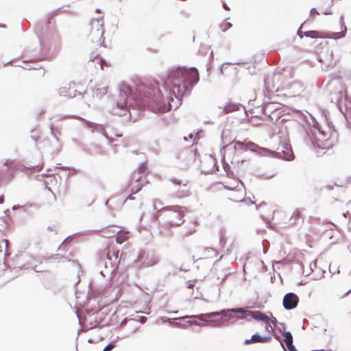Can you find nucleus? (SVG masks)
<instances>
[{
	"instance_id": "f257e3e1",
	"label": "nucleus",
	"mask_w": 351,
	"mask_h": 351,
	"mask_svg": "<svg viewBox=\"0 0 351 351\" xmlns=\"http://www.w3.org/2000/svg\"><path fill=\"white\" fill-rule=\"evenodd\" d=\"M198 81L199 73L195 67L189 69L184 67L171 69L168 71L163 82L164 88L170 95L168 104H166L158 84L155 82L154 84H140L137 88L138 95L143 94L145 97H140L138 104L148 105L157 114L171 110H176L182 104V97L190 94Z\"/></svg>"
},
{
	"instance_id": "f03ea898",
	"label": "nucleus",
	"mask_w": 351,
	"mask_h": 351,
	"mask_svg": "<svg viewBox=\"0 0 351 351\" xmlns=\"http://www.w3.org/2000/svg\"><path fill=\"white\" fill-rule=\"evenodd\" d=\"M138 84L136 86L138 88ZM137 89H136V93H133L131 87L126 84H123L119 86V98L117 101L116 105L114 106L112 109L110 110V112L112 114L118 115V116H125L128 112L130 114H132L130 111V108L134 110V107L136 106L137 110L141 112L145 107H148L151 109V107L148 105L141 106L138 103V99H140V96L138 95ZM141 98L145 97V95L142 94L141 96Z\"/></svg>"
},
{
	"instance_id": "7ed1b4c3",
	"label": "nucleus",
	"mask_w": 351,
	"mask_h": 351,
	"mask_svg": "<svg viewBox=\"0 0 351 351\" xmlns=\"http://www.w3.org/2000/svg\"><path fill=\"white\" fill-rule=\"evenodd\" d=\"M215 315H221L222 316L221 321L219 322L220 326L223 322H228L233 318L237 319H245L247 316H250L254 319H262L265 317L262 315L260 311H250L245 308H232L228 309H223L219 311L213 312L210 313L205 314H199V315H185L182 317H180V319H185L189 318H196L199 320H204L206 317H210Z\"/></svg>"
},
{
	"instance_id": "20e7f679",
	"label": "nucleus",
	"mask_w": 351,
	"mask_h": 351,
	"mask_svg": "<svg viewBox=\"0 0 351 351\" xmlns=\"http://www.w3.org/2000/svg\"><path fill=\"white\" fill-rule=\"evenodd\" d=\"M234 143V146L232 149L234 151H237V149L241 151H247L250 150L253 152L257 153L260 156H272L276 158H280L285 160H292L294 158L293 153L289 148H286V150L283 149L282 152H272L267 148H263L259 147L258 145L252 143L247 142L244 143L243 142H241L239 141H234L232 143L229 145H223L221 149V154L222 155L223 159H225L226 157V151L229 145Z\"/></svg>"
},
{
	"instance_id": "39448f33",
	"label": "nucleus",
	"mask_w": 351,
	"mask_h": 351,
	"mask_svg": "<svg viewBox=\"0 0 351 351\" xmlns=\"http://www.w3.org/2000/svg\"><path fill=\"white\" fill-rule=\"evenodd\" d=\"M306 134L307 138L305 140L306 144L322 150L332 148L337 142L336 131L335 130L331 131L330 136L328 137V134L322 129L318 123L314 124L313 129L307 130Z\"/></svg>"
},
{
	"instance_id": "423d86ee",
	"label": "nucleus",
	"mask_w": 351,
	"mask_h": 351,
	"mask_svg": "<svg viewBox=\"0 0 351 351\" xmlns=\"http://www.w3.org/2000/svg\"><path fill=\"white\" fill-rule=\"evenodd\" d=\"M157 204L161 205L160 200H153V208L156 212L167 211L165 215L166 220L164 221V226L169 228L171 226H180L184 221L183 217L184 216L186 208L180 206H169L159 209Z\"/></svg>"
},
{
	"instance_id": "0eeeda50",
	"label": "nucleus",
	"mask_w": 351,
	"mask_h": 351,
	"mask_svg": "<svg viewBox=\"0 0 351 351\" xmlns=\"http://www.w3.org/2000/svg\"><path fill=\"white\" fill-rule=\"evenodd\" d=\"M304 23H302V25H303ZM345 23H341V31L340 32H329L328 34H322L319 32L314 31V30H310V31H306L303 32L302 30V26H301L297 32L298 35L302 38L303 36H305L306 37H309L311 38H329L332 39H339L341 38H343L346 35V32L347 30V28L345 25H343Z\"/></svg>"
},
{
	"instance_id": "6e6552de",
	"label": "nucleus",
	"mask_w": 351,
	"mask_h": 351,
	"mask_svg": "<svg viewBox=\"0 0 351 351\" xmlns=\"http://www.w3.org/2000/svg\"><path fill=\"white\" fill-rule=\"evenodd\" d=\"M158 258L154 255L138 254L135 260V263L141 267H149L156 265L158 263Z\"/></svg>"
},
{
	"instance_id": "1a4fd4ad",
	"label": "nucleus",
	"mask_w": 351,
	"mask_h": 351,
	"mask_svg": "<svg viewBox=\"0 0 351 351\" xmlns=\"http://www.w3.org/2000/svg\"><path fill=\"white\" fill-rule=\"evenodd\" d=\"M92 25L91 36L93 39H96L98 45L101 46L104 43V27L103 23H90Z\"/></svg>"
},
{
	"instance_id": "9d476101",
	"label": "nucleus",
	"mask_w": 351,
	"mask_h": 351,
	"mask_svg": "<svg viewBox=\"0 0 351 351\" xmlns=\"http://www.w3.org/2000/svg\"><path fill=\"white\" fill-rule=\"evenodd\" d=\"M299 298L294 293H288L285 295L282 300L283 307L286 310H292L298 306Z\"/></svg>"
},
{
	"instance_id": "9b49d317",
	"label": "nucleus",
	"mask_w": 351,
	"mask_h": 351,
	"mask_svg": "<svg viewBox=\"0 0 351 351\" xmlns=\"http://www.w3.org/2000/svg\"><path fill=\"white\" fill-rule=\"evenodd\" d=\"M101 263L104 265V269L100 271V274L106 276L111 275L115 270V267L112 262V258L110 253L106 254L105 258L101 260Z\"/></svg>"
},
{
	"instance_id": "f8f14e48",
	"label": "nucleus",
	"mask_w": 351,
	"mask_h": 351,
	"mask_svg": "<svg viewBox=\"0 0 351 351\" xmlns=\"http://www.w3.org/2000/svg\"><path fill=\"white\" fill-rule=\"evenodd\" d=\"M171 182L173 183L175 185H178L180 187V189L177 190V196L178 197H183L187 196L189 194V187H188V181H184V182L181 180H178L176 178L171 179Z\"/></svg>"
},
{
	"instance_id": "ddd939ff",
	"label": "nucleus",
	"mask_w": 351,
	"mask_h": 351,
	"mask_svg": "<svg viewBox=\"0 0 351 351\" xmlns=\"http://www.w3.org/2000/svg\"><path fill=\"white\" fill-rule=\"evenodd\" d=\"M50 131L55 141V150L53 151V153L57 154L60 149V145L58 136V135L60 134V130L57 126H55L51 124L50 125Z\"/></svg>"
},
{
	"instance_id": "4468645a",
	"label": "nucleus",
	"mask_w": 351,
	"mask_h": 351,
	"mask_svg": "<svg viewBox=\"0 0 351 351\" xmlns=\"http://www.w3.org/2000/svg\"><path fill=\"white\" fill-rule=\"evenodd\" d=\"M201 322H199L197 321H187V323L191 325H195V326H210L213 327H219L220 325L219 322H215V320H212L210 317H206L204 320H200Z\"/></svg>"
},
{
	"instance_id": "2eb2a0df",
	"label": "nucleus",
	"mask_w": 351,
	"mask_h": 351,
	"mask_svg": "<svg viewBox=\"0 0 351 351\" xmlns=\"http://www.w3.org/2000/svg\"><path fill=\"white\" fill-rule=\"evenodd\" d=\"M88 128L92 130V132H97L103 134L106 138H109L104 126L101 124L95 123L90 121H86Z\"/></svg>"
},
{
	"instance_id": "dca6fc26",
	"label": "nucleus",
	"mask_w": 351,
	"mask_h": 351,
	"mask_svg": "<svg viewBox=\"0 0 351 351\" xmlns=\"http://www.w3.org/2000/svg\"><path fill=\"white\" fill-rule=\"evenodd\" d=\"M76 90H72L70 87L66 86L61 87L58 89V94L60 96H64L69 98H73L76 96Z\"/></svg>"
},
{
	"instance_id": "f3484780",
	"label": "nucleus",
	"mask_w": 351,
	"mask_h": 351,
	"mask_svg": "<svg viewBox=\"0 0 351 351\" xmlns=\"http://www.w3.org/2000/svg\"><path fill=\"white\" fill-rule=\"evenodd\" d=\"M241 107H243V106L240 104L229 102L223 107V112L224 114H228L239 110Z\"/></svg>"
},
{
	"instance_id": "a211bd4d",
	"label": "nucleus",
	"mask_w": 351,
	"mask_h": 351,
	"mask_svg": "<svg viewBox=\"0 0 351 351\" xmlns=\"http://www.w3.org/2000/svg\"><path fill=\"white\" fill-rule=\"evenodd\" d=\"M271 339V337H261L259 334L255 333L252 336V341L254 343H267Z\"/></svg>"
},
{
	"instance_id": "6ab92c4d",
	"label": "nucleus",
	"mask_w": 351,
	"mask_h": 351,
	"mask_svg": "<svg viewBox=\"0 0 351 351\" xmlns=\"http://www.w3.org/2000/svg\"><path fill=\"white\" fill-rule=\"evenodd\" d=\"M108 93V86H103L100 88H97L93 90V97H101L102 96L106 95Z\"/></svg>"
},
{
	"instance_id": "aec40b11",
	"label": "nucleus",
	"mask_w": 351,
	"mask_h": 351,
	"mask_svg": "<svg viewBox=\"0 0 351 351\" xmlns=\"http://www.w3.org/2000/svg\"><path fill=\"white\" fill-rule=\"evenodd\" d=\"M3 166L6 167L5 171L8 173H12L13 172V170H14V161L13 160H6L3 163Z\"/></svg>"
},
{
	"instance_id": "412c9836",
	"label": "nucleus",
	"mask_w": 351,
	"mask_h": 351,
	"mask_svg": "<svg viewBox=\"0 0 351 351\" xmlns=\"http://www.w3.org/2000/svg\"><path fill=\"white\" fill-rule=\"evenodd\" d=\"M261 314H262V315H263V317H264V318H263L262 319H256V320H257V321H262V322H265V328H266V330H269V328H270L271 330H273V328H272V327H271V324H270V322H269V317H268L267 315H266L265 313H262L261 311Z\"/></svg>"
},
{
	"instance_id": "4be33fe9",
	"label": "nucleus",
	"mask_w": 351,
	"mask_h": 351,
	"mask_svg": "<svg viewBox=\"0 0 351 351\" xmlns=\"http://www.w3.org/2000/svg\"><path fill=\"white\" fill-rule=\"evenodd\" d=\"M282 335L285 337L284 341L286 344L293 343V336L291 332L283 331Z\"/></svg>"
},
{
	"instance_id": "5701e85b",
	"label": "nucleus",
	"mask_w": 351,
	"mask_h": 351,
	"mask_svg": "<svg viewBox=\"0 0 351 351\" xmlns=\"http://www.w3.org/2000/svg\"><path fill=\"white\" fill-rule=\"evenodd\" d=\"M300 213L298 210H296L293 212L292 214V216L290 218V223L291 224H294L296 223V221L300 219Z\"/></svg>"
},
{
	"instance_id": "b1692460",
	"label": "nucleus",
	"mask_w": 351,
	"mask_h": 351,
	"mask_svg": "<svg viewBox=\"0 0 351 351\" xmlns=\"http://www.w3.org/2000/svg\"><path fill=\"white\" fill-rule=\"evenodd\" d=\"M147 169V165H146V163H141L139 167L138 168H136V171L138 172V173H144L145 172Z\"/></svg>"
},
{
	"instance_id": "393cba45",
	"label": "nucleus",
	"mask_w": 351,
	"mask_h": 351,
	"mask_svg": "<svg viewBox=\"0 0 351 351\" xmlns=\"http://www.w3.org/2000/svg\"><path fill=\"white\" fill-rule=\"evenodd\" d=\"M205 251L208 252V254L209 256L216 255V250L214 248L212 247H206L205 248Z\"/></svg>"
},
{
	"instance_id": "a878e982",
	"label": "nucleus",
	"mask_w": 351,
	"mask_h": 351,
	"mask_svg": "<svg viewBox=\"0 0 351 351\" xmlns=\"http://www.w3.org/2000/svg\"><path fill=\"white\" fill-rule=\"evenodd\" d=\"M222 24H223V23H220V24H219V27H220V29H221V30H222L223 32L226 31L228 29H229L230 27H232V23H223V24L226 25V27H223V25H222Z\"/></svg>"
},
{
	"instance_id": "bb28decb",
	"label": "nucleus",
	"mask_w": 351,
	"mask_h": 351,
	"mask_svg": "<svg viewBox=\"0 0 351 351\" xmlns=\"http://www.w3.org/2000/svg\"><path fill=\"white\" fill-rule=\"evenodd\" d=\"M286 346L289 351H298L293 343H287Z\"/></svg>"
},
{
	"instance_id": "cd10ccee",
	"label": "nucleus",
	"mask_w": 351,
	"mask_h": 351,
	"mask_svg": "<svg viewBox=\"0 0 351 351\" xmlns=\"http://www.w3.org/2000/svg\"><path fill=\"white\" fill-rule=\"evenodd\" d=\"M114 347L115 345L114 343H110L104 348L102 351H111Z\"/></svg>"
},
{
	"instance_id": "c85d7f7f",
	"label": "nucleus",
	"mask_w": 351,
	"mask_h": 351,
	"mask_svg": "<svg viewBox=\"0 0 351 351\" xmlns=\"http://www.w3.org/2000/svg\"><path fill=\"white\" fill-rule=\"evenodd\" d=\"M46 25H47V23H37V26L35 28V31H36V33L38 34V36H39V34H40V33H38V29L40 28H43V26H45Z\"/></svg>"
},
{
	"instance_id": "c756f323",
	"label": "nucleus",
	"mask_w": 351,
	"mask_h": 351,
	"mask_svg": "<svg viewBox=\"0 0 351 351\" xmlns=\"http://www.w3.org/2000/svg\"><path fill=\"white\" fill-rule=\"evenodd\" d=\"M343 217H345V218H348V223H350V213L348 211L343 213Z\"/></svg>"
},
{
	"instance_id": "7c9ffc66",
	"label": "nucleus",
	"mask_w": 351,
	"mask_h": 351,
	"mask_svg": "<svg viewBox=\"0 0 351 351\" xmlns=\"http://www.w3.org/2000/svg\"><path fill=\"white\" fill-rule=\"evenodd\" d=\"M117 242L119 244L122 243L124 241V239H121L120 236H117L116 237Z\"/></svg>"
},
{
	"instance_id": "2f4dec72",
	"label": "nucleus",
	"mask_w": 351,
	"mask_h": 351,
	"mask_svg": "<svg viewBox=\"0 0 351 351\" xmlns=\"http://www.w3.org/2000/svg\"><path fill=\"white\" fill-rule=\"evenodd\" d=\"M25 207V206H20V205H14L12 208V209L13 210H16L17 209H19V208H24Z\"/></svg>"
},
{
	"instance_id": "473e14b6",
	"label": "nucleus",
	"mask_w": 351,
	"mask_h": 351,
	"mask_svg": "<svg viewBox=\"0 0 351 351\" xmlns=\"http://www.w3.org/2000/svg\"><path fill=\"white\" fill-rule=\"evenodd\" d=\"M250 343H254L253 341H252V337L250 339H245V341H244V344L245 345H248V344H250Z\"/></svg>"
},
{
	"instance_id": "72a5a7b5",
	"label": "nucleus",
	"mask_w": 351,
	"mask_h": 351,
	"mask_svg": "<svg viewBox=\"0 0 351 351\" xmlns=\"http://www.w3.org/2000/svg\"><path fill=\"white\" fill-rule=\"evenodd\" d=\"M271 323L276 326L277 325L278 321L276 317L271 316Z\"/></svg>"
},
{
	"instance_id": "f704fd0d",
	"label": "nucleus",
	"mask_w": 351,
	"mask_h": 351,
	"mask_svg": "<svg viewBox=\"0 0 351 351\" xmlns=\"http://www.w3.org/2000/svg\"><path fill=\"white\" fill-rule=\"evenodd\" d=\"M285 324L280 323V326L278 327V329L280 330V331H282V329H283L285 330Z\"/></svg>"
},
{
	"instance_id": "c9c22d12",
	"label": "nucleus",
	"mask_w": 351,
	"mask_h": 351,
	"mask_svg": "<svg viewBox=\"0 0 351 351\" xmlns=\"http://www.w3.org/2000/svg\"><path fill=\"white\" fill-rule=\"evenodd\" d=\"M329 270H330V272L332 274L339 273V270L338 269L335 271H332L330 266Z\"/></svg>"
},
{
	"instance_id": "e433bc0d",
	"label": "nucleus",
	"mask_w": 351,
	"mask_h": 351,
	"mask_svg": "<svg viewBox=\"0 0 351 351\" xmlns=\"http://www.w3.org/2000/svg\"><path fill=\"white\" fill-rule=\"evenodd\" d=\"M128 199H130V200H134V197H132V195L128 196V197L125 199V203H126V202H127V201H128Z\"/></svg>"
},
{
	"instance_id": "4c0bfd02",
	"label": "nucleus",
	"mask_w": 351,
	"mask_h": 351,
	"mask_svg": "<svg viewBox=\"0 0 351 351\" xmlns=\"http://www.w3.org/2000/svg\"><path fill=\"white\" fill-rule=\"evenodd\" d=\"M318 14V13L317 12L316 10H315V9H312V10H311V16H313V15H314V14Z\"/></svg>"
},
{
	"instance_id": "58836bf2",
	"label": "nucleus",
	"mask_w": 351,
	"mask_h": 351,
	"mask_svg": "<svg viewBox=\"0 0 351 351\" xmlns=\"http://www.w3.org/2000/svg\"><path fill=\"white\" fill-rule=\"evenodd\" d=\"M4 202L3 196H0V204H3Z\"/></svg>"
},
{
	"instance_id": "ea45409f",
	"label": "nucleus",
	"mask_w": 351,
	"mask_h": 351,
	"mask_svg": "<svg viewBox=\"0 0 351 351\" xmlns=\"http://www.w3.org/2000/svg\"><path fill=\"white\" fill-rule=\"evenodd\" d=\"M171 320H172V319H171V318H167V319H162V321H163L164 322H171Z\"/></svg>"
},
{
	"instance_id": "a19ab883",
	"label": "nucleus",
	"mask_w": 351,
	"mask_h": 351,
	"mask_svg": "<svg viewBox=\"0 0 351 351\" xmlns=\"http://www.w3.org/2000/svg\"><path fill=\"white\" fill-rule=\"evenodd\" d=\"M140 188H138V189L134 191L133 189H132V194H134V193H136L137 192H138L140 191Z\"/></svg>"
},
{
	"instance_id": "79ce46f5",
	"label": "nucleus",
	"mask_w": 351,
	"mask_h": 351,
	"mask_svg": "<svg viewBox=\"0 0 351 351\" xmlns=\"http://www.w3.org/2000/svg\"><path fill=\"white\" fill-rule=\"evenodd\" d=\"M184 153L189 155L190 156H192V152L191 151H185Z\"/></svg>"
},
{
	"instance_id": "37998d69",
	"label": "nucleus",
	"mask_w": 351,
	"mask_h": 351,
	"mask_svg": "<svg viewBox=\"0 0 351 351\" xmlns=\"http://www.w3.org/2000/svg\"><path fill=\"white\" fill-rule=\"evenodd\" d=\"M280 345H281L282 348H283V350H284L285 351H287V350H288L287 349H286V348H285V346H284V344L282 343V341H280Z\"/></svg>"
},
{
	"instance_id": "c03bdc74",
	"label": "nucleus",
	"mask_w": 351,
	"mask_h": 351,
	"mask_svg": "<svg viewBox=\"0 0 351 351\" xmlns=\"http://www.w3.org/2000/svg\"><path fill=\"white\" fill-rule=\"evenodd\" d=\"M71 237V235H70V236H69V237H66V239L62 241V243L61 245H62L66 242V241L69 238H70Z\"/></svg>"
},
{
	"instance_id": "a18cd8bd",
	"label": "nucleus",
	"mask_w": 351,
	"mask_h": 351,
	"mask_svg": "<svg viewBox=\"0 0 351 351\" xmlns=\"http://www.w3.org/2000/svg\"><path fill=\"white\" fill-rule=\"evenodd\" d=\"M223 6L224 9H226V10H230V8L226 5V4L224 3L223 5Z\"/></svg>"
},
{
	"instance_id": "49530a36",
	"label": "nucleus",
	"mask_w": 351,
	"mask_h": 351,
	"mask_svg": "<svg viewBox=\"0 0 351 351\" xmlns=\"http://www.w3.org/2000/svg\"><path fill=\"white\" fill-rule=\"evenodd\" d=\"M31 138H32L35 142L37 141V138H36V137H35V136H34V135H32V136H31Z\"/></svg>"
},
{
	"instance_id": "de8ad7c7",
	"label": "nucleus",
	"mask_w": 351,
	"mask_h": 351,
	"mask_svg": "<svg viewBox=\"0 0 351 351\" xmlns=\"http://www.w3.org/2000/svg\"><path fill=\"white\" fill-rule=\"evenodd\" d=\"M224 134H225V132L223 131L222 133H221V140H222V141H223Z\"/></svg>"
},
{
	"instance_id": "09e8293b",
	"label": "nucleus",
	"mask_w": 351,
	"mask_h": 351,
	"mask_svg": "<svg viewBox=\"0 0 351 351\" xmlns=\"http://www.w3.org/2000/svg\"><path fill=\"white\" fill-rule=\"evenodd\" d=\"M0 27H1V28H5V27H6V25H5L4 23H1V24H0Z\"/></svg>"
},
{
	"instance_id": "8fccbe9b",
	"label": "nucleus",
	"mask_w": 351,
	"mask_h": 351,
	"mask_svg": "<svg viewBox=\"0 0 351 351\" xmlns=\"http://www.w3.org/2000/svg\"><path fill=\"white\" fill-rule=\"evenodd\" d=\"M153 217H154V219H156H156H158V215L157 214H154V215H153Z\"/></svg>"
},
{
	"instance_id": "3c124183",
	"label": "nucleus",
	"mask_w": 351,
	"mask_h": 351,
	"mask_svg": "<svg viewBox=\"0 0 351 351\" xmlns=\"http://www.w3.org/2000/svg\"><path fill=\"white\" fill-rule=\"evenodd\" d=\"M263 252L266 253V249H265V245H264L263 242Z\"/></svg>"
},
{
	"instance_id": "603ef678",
	"label": "nucleus",
	"mask_w": 351,
	"mask_h": 351,
	"mask_svg": "<svg viewBox=\"0 0 351 351\" xmlns=\"http://www.w3.org/2000/svg\"><path fill=\"white\" fill-rule=\"evenodd\" d=\"M48 229H49V230H54V231L57 232V230H55V229H53V228H52L51 226H49V227H48Z\"/></svg>"
},
{
	"instance_id": "864d4df0",
	"label": "nucleus",
	"mask_w": 351,
	"mask_h": 351,
	"mask_svg": "<svg viewBox=\"0 0 351 351\" xmlns=\"http://www.w3.org/2000/svg\"><path fill=\"white\" fill-rule=\"evenodd\" d=\"M57 165H58L57 167L59 169H60V168L64 169L65 168L64 167L60 166V164H58Z\"/></svg>"
},
{
	"instance_id": "5fc2aeb1",
	"label": "nucleus",
	"mask_w": 351,
	"mask_h": 351,
	"mask_svg": "<svg viewBox=\"0 0 351 351\" xmlns=\"http://www.w3.org/2000/svg\"><path fill=\"white\" fill-rule=\"evenodd\" d=\"M2 241L5 242V245H7L8 242L7 239H3Z\"/></svg>"
},
{
	"instance_id": "6e6d98bb",
	"label": "nucleus",
	"mask_w": 351,
	"mask_h": 351,
	"mask_svg": "<svg viewBox=\"0 0 351 351\" xmlns=\"http://www.w3.org/2000/svg\"><path fill=\"white\" fill-rule=\"evenodd\" d=\"M350 290H348L346 293H344L343 297L346 296L350 293Z\"/></svg>"
},
{
	"instance_id": "4d7b16f0",
	"label": "nucleus",
	"mask_w": 351,
	"mask_h": 351,
	"mask_svg": "<svg viewBox=\"0 0 351 351\" xmlns=\"http://www.w3.org/2000/svg\"><path fill=\"white\" fill-rule=\"evenodd\" d=\"M146 319V317H141V322H143Z\"/></svg>"
},
{
	"instance_id": "13d9d810",
	"label": "nucleus",
	"mask_w": 351,
	"mask_h": 351,
	"mask_svg": "<svg viewBox=\"0 0 351 351\" xmlns=\"http://www.w3.org/2000/svg\"><path fill=\"white\" fill-rule=\"evenodd\" d=\"M195 230L190 231L189 233L186 234V235L191 234Z\"/></svg>"
},
{
	"instance_id": "bf43d9fd",
	"label": "nucleus",
	"mask_w": 351,
	"mask_h": 351,
	"mask_svg": "<svg viewBox=\"0 0 351 351\" xmlns=\"http://www.w3.org/2000/svg\"><path fill=\"white\" fill-rule=\"evenodd\" d=\"M118 232H119V230H117V231H113V232H112V234H117Z\"/></svg>"
},
{
	"instance_id": "052dcab7",
	"label": "nucleus",
	"mask_w": 351,
	"mask_h": 351,
	"mask_svg": "<svg viewBox=\"0 0 351 351\" xmlns=\"http://www.w3.org/2000/svg\"><path fill=\"white\" fill-rule=\"evenodd\" d=\"M319 351H332V350H319Z\"/></svg>"
},
{
	"instance_id": "680f3d73",
	"label": "nucleus",
	"mask_w": 351,
	"mask_h": 351,
	"mask_svg": "<svg viewBox=\"0 0 351 351\" xmlns=\"http://www.w3.org/2000/svg\"><path fill=\"white\" fill-rule=\"evenodd\" d=\"M222 242H223V239L221 237V238L220 239V243H221Z\"/></svg>"
},
{
	"instance_id": "e2e57ef3",
	"label": "nucleus",
	"mask_w": 351,
	"mask_h": 351,
	"mask_svg": "<svg viewBox=\"0 0 351 351\" xmlns=\"http://www.w3.org/2000/svg\"><path fill=\"white\" fill-rule=\"evenodd\" d=\"M10 62H11L10 61V62H6V63L4 64V66H6V65L9 64Z\"/></svg>"
},
{
	"instance_id": "0e129e2a",
	"label": "nucleus",
	"mask_w": 351,
	"mask_h": 351,
	"mask_svg": "<svg viewBox=\"0 0 351 351\" xmlns=\"http://www.w3.org/2000/svg\"><path fill=\"white\" fill-rule=\"evenodd\" d=\"M137 330H138V328H136L133 330V332H135Z\"/></svg>"
},
{
	"instance_id": "69168bd1",
	"label": "nucleus",
	"mask_w": 351,
	"mask_h": 351,
	"mask_svg": "<svg viewBox=\"0 0 351 351\" xmlns=\"http://www.w3.org/2000/svg\"><path fill=\"white\" fill-rule=\"evenodd\" d=\"M250 203H251L252 204H255V203H254V202H253V201H252V200H250Z\"/></svg>"
},
{
	"instance_id": "338daca9",
	"label": "nucleus",
	"mask_w": 351,
	"mask_h": 351,
	"mask_svg": "<svg viewBox=\"0 0 351 351\" xmlns=\"http://www.w3.org/2000/svg\"><path fill=\"white\" fill-rule=\"evenodd\" d=\"M189 137H190L191 138H193V134H191L189 135Z\"/></svg>"
},
{
	"instance_id": "774afa93",
	"label": "nucleus",
	"mask_w": 351,
	"mask_h": 351,
	"mask_svg": "<svg viewBox=\"0 0 351 351\" xmlns=\"http://www.w3.org/2000/svg\"><path fill=\"white\" fill-rule=\"evenodd\" d=\"M193 285H191H191H189V287L190 288V287H191Z\"/></svg>"
}]
</instances>
